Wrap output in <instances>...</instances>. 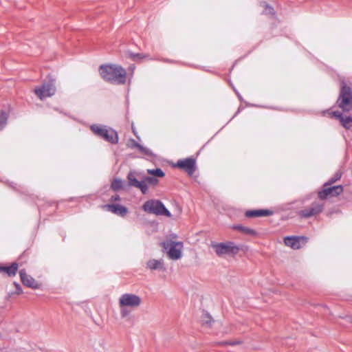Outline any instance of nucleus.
Here are the masks:
<instances>
[{
    "instance_id": "obj_22",
    "label": "nucleus",
    "mask_w": 352,
    "mask_h": 352,
    "mask_svg": "<svg viewBox=\"0 0 352 352\" xmlns=\"http://www.w3.org/2000/svg\"><path fill=\"white\" fill-rule=\"evenodd\" d=\"M143 182L147 188H148V185L155 186L157 185V184H158L157 179H156L154 177H149V176L144 177Z\"/></svg>"
},
{
    "instance_id": "obj_13",
    "label": "nucleus",
    "mask_w": 352,
    "mask_h": 352,
    "mask_svg": "<svg viewBox=\"0 0 352 352\" xmlns=\"http://www.w3.org/2000/svg\"><path fill=\"white\" fill-rule=\"evenodd\" d=\"M285 244L294 250L301 248L302 244L307 242V238L304 236H287L284 239Z\"/></svg>"
},
{
    "instance_id": "obj_15",
    "label": "nucleus",
    "mask_w": 352,
    "mask_h": 352,
    "mask_svg": "<svg viewBox=\"0 0 352 352\" xmlns=\"http://www.w3.org/2000/svg\"><path fill=\"white\" fill-rule=\"evenodd\" d=\"M273 214V212L267 209L251 210H247L245 212V216L247 218H254L259 217H268Z\"/></svg>"
},
{
    "instance_id": "obj_27",
    "label": "nucleus",
    "mask_w": 352,
    "mask_h": 352,
    "mask_svg": "<svg viewBox=\"0 0 352 352\" xmlns=\"http://www.w3.org/2000/svg\"><path fill=\"white\" fill-rule=\"evenodd\" d=\"M137 146H138V148L139 149V151L144 155H146L147 156L153 155L152 151L151 150H149L148 148H145V147L142 146V145H137Z\"/></svg>"
},
{
    "instance_id": "obj_21",
    "label": "nucleus",
    "mask_w": 352,
    "mask_h": 352,
    "mask_svg": "<svg viewBox=\"0 0 352 352\" xmlns=\"http://www.w3.org/2000/svg\"><path fill=\"white\" fill-rule=\"evenodd\" d=\"M201 321H202V324L203 325H205V326H207V327H210L212 322H213V319L212 318V316L207 312H204L202 314V316H201Z\"/></svg>"
},
{
    "instance_id": "obj_12",
    "label": "nucleus",
    "mask_w": 352,
    "mask_h": 352,
    "mask_svg": "<svg viewBox=\"0 0 352 352\" xmlns=\"http://www.w3.org/2000/svg\"><path fill=\"white\" fill-rule=\"evenodd\" d=\"M128 183L130 186L137 188L141 190L142 194L147 193V188L144 185L143 178L140 181L137 178L136 173L133 171H130L127 175Z\"/></svg>"
},
{
    "instance_id": "obj_18",
    "label": "nucleus",
    "mask_w": 352,
    "mask_h": 352,
    "mask_svg": "<svg viewBox=\"0 0 352 352\" xmlns=\"http://www.w3.org/2000/svg\"><path fill=\"white\" fill-rule=\"evenodd\" d=\"M20 276L24 286H33L34 280L28 275L24 270L20 271Z\"/></svg>"
},
{
    "instance_id": "obj_1",
    "label": "nucleus",
    "mask_w": 352,
    "mask_h": 352,
    "mask_svg": "<svg viewBox=\"0 0 352 352\" xmlns=\"http://www.w3.org/2000/svg\"><path fill=\"white\" fill-rule=\"evenodd\" d=\"M101 78L109 82L116 85H124L126 81V70L117 65H102L99 67Z\"/></svg>"
},
{
    "instance_id": "obj_26",
    "label": "nucleus",
    "mask_w": 352,
    "mask_h": 352,
    "mask_svg": "<svg viewBox=\"0 0 352 352\" xmlns=\"http://www.w3.org/2000/svg\"><path fill=\"white\" fill-rule=\"evenodd\" d=\"M7 120H8L7 114L5 112L1 111V115H0V131L2 129H3V127L6 126V124L7 123Z\"/></svg>"
},
{
    "instance_id": "obj_10",
    "label": "nucleus",
    "mask_w": 352,
    "mask_h": 352,
    "mask_svg": "<svg viewBox=\"0 0 352 352\" xmlns=\"http://www.w3.org/2000/svg\"><path fill=\"white\" fill-rule=\"evenodd\" d=\"M324 209V203L320 201H314L308 208H306L299 212L301 217L309 218L317 215L322 212Z\"/></svg>"
},
{
    "instance_id": "obj_20",
    "label": "nucleus",
    "mask_w": 352,
    "mask_h": 352,
    "mask_svg": "<svg viewBox=\"0 0 352 352\" xmlns=\"http://www.w3.org/2000/svg\"><path fill=\"white\" fill-rule=\"evenodd\" d=\"M340 123L344 129H350L352 128V116H343Z\"/></svg>"
},
{
    "instance_id": "obj_29",
    "label": "nucleus",
    "mask_w": 352,
    "mask_h": 352,
    "mask_svg": "<svg viewBox=\"0 0 352 352\" xmlns=\"http://www.w3.org/2000/svg\"><path fill=\"white\" fill-rule=\"evenodd\" d=\"M332 115L333 117L336 118L337 119H338L340 120V122H341L342 120V118L343 117V115L342 113H340V111H333L332 112Z\"/></svg>"
},
{
    "instance_id": "obj_5",
    "label": "nucleus",
    "mask_w": 352,
    "mask_h": 352,
    "mask_svg": "<svg viewBox=\"0 0 352 352\" xmlns=\"http://www.w3.org/2000/svg\"><path fill=\"white\" fill-rule=\"evenodd\" d=\"M91 130L94 134L110 143L116 144L118 142V134L111 129H107L105 126L93 124L91 126Z\"/></svg>"
},
{
    "instance_id": "obj_7",
    "label": "nucleus",
    "mask_w": 352,
    "mask_h": 352,
    "mask_svg": "<svg viewBox=\"0 0 352 352\" xmlns=\"http://www.w3.org/2000/svg\"><path fill=\"white\" fill-rule=\"evenodd\" d=\"M343 192V187L340 185L333 186L329 183H324L322 189L318 192V197L321 201L330 197H337Z\"/></svg>"
},
{
    "instance_id": "obj_8",
    "label": "nucleus",
    "mask_w": 352,
    "mask_h": 352,
    "mask_svg": "<svg viewBox=\"0 0 352 352\" xmlns=\"http://www.w3.org/2000/svg\"><path fill=\"white\" fill-rule=\"evenodd\" d=\"M212 246L216 254L219 256L224 254H236L239 250V248L232 242L219 243L213 244Z\"/></svg>"
},
{
    "instance_id": "obj_24",
    "label": "nucleus",
    "mask_w": 352,
    "mask_h": 352,
    "mask_svg": "<svg viewBox=\"0 0 352 352\" xmlns=\"http://www.w3.org/2000/svg\"><path fill=\"white\" fill-rule=\"evenodd\" d=\"M147 173L150 175H152L158 177H163L164 176V173L160 168L156 169H148Z\"/></svg>"
},
{
    "instance_id": "obj_31",
    "label": "nucleus",
    "mask_w": 352,
    "mask_h": 352,
    "mask_svg": "<svg viewBox=\"0 0 352 352\" xmlns=\"http://www.w3.org/2000/svg\"><path fill=\"white\" fill-rule=\"evenodd\" d=\"M137 145H140V144L137 143L134 140H132L131 142V147H134V148H138V146Z\"/></svg>"
},
{
    "instance_id": "obj_17",
    "label": "nucleus",
    "mask_w": 352,
    "mask_h": 352,
    "mask_svg": "<svg viewBox=\"0 0 352 352\" xmlns=\"http://www.w3.org/2000/svg\"><path fill=\"white\" fill-rule=\"evenodd\" d=\"M146 266L148 269L151 270H162L164 269V263L162 259H151L147 262Z\"/></svg>"
},
{
    "instance_id": "obj_11",
    "label": "nucleus",
    "mask_w": 352,
    "mask_h": 352,
    "mask_svg": "<svg viewBox=\"0 0 352 352\" xmlns=\"http://www.w3.org/2000/svg\"><path fill=\"white\" fill-rule=\"evenodd\" d=\"M175 166L186 172L189 176H192L196 169V161L192 157L179 160Z\"/></svg>"
},
{
    "instance_id": "obj_9",
    "label": "nucleus",
    "mask_w": 352,
    "mask_h": 352,
    "mask_svg": "<svg viewBox=\"0 0 352 352\" xmlns=\"http://www.w3.org/2000/svg\"><path fill=\"white\" fill-rule=\"evenodd\" d=\"M34 91L41 100L52 96L56 92L54 80L45 83L40 87L36 88Z\"/></svg>"
},
{
    "instance_id": "obj_32",
    "label": "nucleus",
    "mask_w": 352,
    "mask_h": 352,
    "mask_svg": "<svg viewBox=\"0 0 352 352\" xmlns=\"http://www.w3.org/2000/svg\"><path fill=\"white\" fill-rule=\"evenodd\" d=\"M144 57L142 54H134V58H142Z\"/></svg>"
},
{
    "instance_id": "obj_16",
    "label": "nucleus",
    "mask_w": 352,
    "mask_h": 352,
    "mask_svg": "<svg viewBox=\"0 0 352 352\" xmlns=\"http://www.w3.org/2000/svg\"><path fill=\"white\" fill-rule=\"evenodd\" d=\"M18 267L19 266L16 263H12L9 266H0V272L8 276H13L16 274Z\"/></svg>"
},
{
    "instance_id": "obj_19",
    "label": "nucleus",
    "mask_w": 352,
    "mask_h": 352,
    "mask_svg": "<svg viewBox=\"0 0 352 352\" xmlns=\"http://www.w3.org/2000/svg\"><path fill=\"white\" fill-rule=\"evenodd\" d=\"M232 228L234 230H238L240 232H241L242 233H244L248 235L254 236L257 235V232L256 230H254L252 228H248V227H244V226L238 225V226H234L232 227Z\"/></svg>"
},
{
    "instance_id": "obj_34",
    "label": "nucleus",
    "mask_w": 352,
    "mask_h": 352,
    "mask_svg": "<svg viewBox=\"0 0 352 352\" xmlns=\"http://www.w3.org/2000/svg\"><path fill=\"white\" fill-rule=\"evenodd\" d=\"M266 7H267V8H266V10H267V9L269 10V12H269V13H271L273 9H272V8H270V7H269V8H268L267 6H266Z\"/></svg>"
},
{
    "instance_id": "obj_30",
    "label": "nucleus",
    "mask_w": 352,
    "mask_h": 352,
    "mask_svg": "<svg viewBox=\"0 0 352 352\" xmlns=\"http://www.w3.org/2000/svg\"><path fill=\"white\" fill-rule=\"evenodd\" d=\"M120 197L119 195H113L111 196V197L110 198V201H120Z\"/></svg>"
},
{
    "instance_id": "obj_3",
    "label": "nucleus",
    "mask_w": 352,
    "mask_h": 352,
    "mask_svg": "<svg viewBox=\"0 0 352 352\" xmlns=\"http://www.w3.org/2000/svg\"><path fill=\"white\" fill-rule=\"evenodd\" d=\"M336 103L344 112L352 111V85L344 81L341 82L340 94Z\"/></svg>"
},
{
    "instance_id": "obj_4",
    "label": "nucleus",
    "mask_w": 352,
    "mask_h": 352,
    "mask_svg": "<svg viewBox=\"0 0 352 352\" xmlns=\"http://www.w3.org/2000/svg\"><path fill=\"white\" fill-rule=\"evenodd\" d=\"M144 211L155 215H164L170 217V212L165 208L164 205L160 200L150 199L146 201L142 206Z\"/></svg>"
},
{
    "instance_id": "obj_28",
    "label": "nucleus",
    "mask_w": 352,
    "mask_h": 352,
    "mask_svg": "<svg viewBox=\"0 0 352 352\" xmlns=\"http://www.w3.org/2000/svg\"><path fill=\"white\" fill-rule=\"evenodd\" d=\"M342 176V173L340 172H337L335 175L329 179L326 183H329L330 185H332L336 181L339 180Z\"/></svg>"
},
{
    "instance_id": "obj_6",
    "label": "nucleus",
    "mask_w": 352,
    "mask_h": 352,
    "mask_svg": "<svg viewBox=\"0 0 352 352\" xmlns=\"http://www.w3.org/2000/svg\"><path fill=\"white\" fill-rule=\"evenodd\" d=\"M161 246L167 250L168 257L172 260H177L182 256V242L167 240L161 243Z\"/></svg>"
},
{
    "instance_id": "obj_25",
    "label": "nucleus",
    "mask_w": 352,
    "mask_h": 352,
    "mask_svg": "<svg viewBox=\"0 0 352 352\" xmlns=\"http://www.w3.org/2000/svg\"><path fill=\"white\" fill-rule=\"evenodd\" d=\"M12 289L8 292L9 298H14L15 296L21 294L23 291L21 287H11Z\"/></svg>"
},
{
    "instance_id": "obj_2",
    "label": "nucleus",
    "mask_w": 352,
    "mask_h": 352,
    "mask_svg": "<svg viewBox=\"0 0 352 352\" xmlns=\"http://www.w3.org/2000/svg\"><path fill=\"white\" fill-rule=\"evenodd\" d=\"M142 302L140 296L133 294H124L119 298L120 316L122 318L129 316L131 310L138 307Z\"/></svg>"
},
{
    "instance_id": "obj_33",
    "label": "nucleus",
    "mask_w": 352,
    "mask_h": 352,
    "mask_svg": "<svg viewBox=\"0 0 352 352\" xmlns=\"http://www.w3.org/2000/svg\"><path fill=\"white\" fill-rule=\"evenodd\" d=\"M240 343L239 341H237V342H229L230 344H232V345H234V344H239Z\"/></svg>"
},
{
    "instance_id": "obj_23",
    "label": "nucleus",
    "mask_w": 352,
    "mask_h": 352,
    "mask_svg": "<svg viewBox=\"0 0 352 352\" xmlns=\"http://www.w3.org/2000/svg\"><path fill=\"white\" fill-rule=\"evenodd\" d=\"M111 188L114 191H118L122 188V181L120 179H114L111 185Z\"/></svg>"
},
{
    "instance_id": "obj_14",
    "label": "nucleus",
    "mask_w": 352,
    "mask_h": 352,
    "mask_svg": "<svg viewBox=\"0 0 352 352\" xmlns=\"http://www.w3.org/2000/svg\"><path fill=\"white\" fill-rule=\"evenodd\" d=\"M104 210L109 211L115 214L120 217H124L127 212L128 209L120 204H106L102 206Z\"/></svg>"
}]
</instances>
